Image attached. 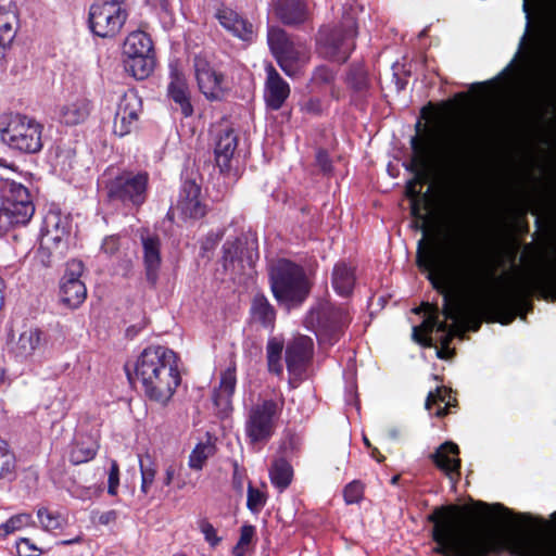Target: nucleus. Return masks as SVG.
Returning a JSON list of instances; mask_svg holds the SVG:
<instances>
[{
  "mask_svg": "<svg viewBox=\"0 0 556 556\" xmlns=\"http://www.w3.org/2000/svg\"><path fill=\"white\" fill-rule=\"evenodd\" d=\"M89 112V101L84 97L73 96L55 106L54 118L65 125H77L88 117Z\"/></svg>",
  "mask_w": 556,
  "mask_h": 556,
  "instance_id": "16",
  "label": "nucleus"
},
{
  "mask_svg": "<svg viewBox=\"0 0 556 556\" xmlns=\"http://www.w3.org/2000/svg\"><path fill=\"white\" fill-rule=\"evenodd\" d=\"M71 236V224L67 217L50 213L46 217V231L42 245L51 251H64Z\"/></svg>",
  "mask_w": 556,
  "mask_h": 556,
  "instance_id": "15",
  "label": "nucleus"
},
{
  "mask_svg": "<svg viewBox=\"0 0 556 556\" xmlns=\"http://www.w3.org/2000/svg\"><path fill=\"white\" fill-rule=\"evenodd\" d=\"M268 45L275 54L277 62L283 72H290V54L282 52L288 49L293 42H290L286 36V33L277 27H270L268 29Z\"/></svg>",
  "mask_w": 556,
  "mask_h": 556,
  "instance_id": "28",
  "label": "nucleus"
},
{
  "mask_svg": "<svg viewBox=\"0 0 556 556\" xmlns=\"http://www.w3.org/2000/svg\"><path fill=\"white\" fill-rule=\"evenodd\" d=\"M142 101L134 90L125 92L118 103L113 122V131L119 137L130 134L137 126Z\"/></svg>",
  "mask_w": 556,
  "mask_h": 556,
  "instance_id": "10",
  "label": "nucleus"
},
{
  "mask_svg": "<svg viewBox=\"0 0 556 556\" xmlns=\"http://www.w3.org/2000/svg\"><path fill=\"white\" fill-rule=\"evenodd\" d=\"M127 17L124 0H98L89 10L90 29L98 37L113 38L122 30Z\"/></svg>",
  "mask_w": 556,
  "mask_h": 556,
  "instance_id": "8",
  "label": "nucleus"
},
{
  "mask_svg": "<svg viewBox=\"0 0 556 556\" xmlns=\"http://www.w3.org/2000/svg\"><path fill=\"white\" fill-rule=\"evenodd\" d=\"M175 210L184 218H200L205 214V207L200 200V188L194 182H186L181 197Z\"/></svg>",
  "mask_w": 556,
  "mask_h": 556,
  "instance_id": "19",
  "label": "nucleus"
},
{
  "mask_svg": "<svg viewBox=\"0 0 556 556\" xmlns=\"http://www.w3.org/2000/svg\"><path fill=\"white\" fill-rule=\"evenodd\" d=\"M311 286L304 269L290 261L280 260L270 268L271 292L277 302L288 309L305 301Z\"/></svg>",
  "mask_w": 556,
  "mask_h": 556,
  "instance_id": "5",
  "label": "nucleus"
},
{
  "mask_svg": "<svg viewBox=\"0 0 556 556\" xmlns=\"http://www.w3.org/2000/svg\"><path fill=\"white\" fill-rule=\"evenodd\" d=\"M364 443H365L367 446H370V442H369V440H368L366 437H364Z\"/></svg>",
  "mask_w": 556,
  "mask_h": 556,
  "instance_id": "63",
  "label": "nucleus"
},
{
  "mask_svg": "<svg viewBox=\"0 0 556 556\" xmlns=\"http://www.w3.org/2000/svg\"><path fill=\"white\" fill-rule=\"evenodd\" d=\"M143 258L148 280L154 283L161 266L160 241L154 237H142Z\"/></svg>",
  "mask_w": 556,
  "mask_h": 556,
  "instance_id": "29",
  "label": "nucleus"
},
{
  "mask_svg": "<svg viewBox=\"0 0 556 556\" xmlns=\"http://www.w3.org/2000/svg\"><path fill=\"white\" fill-rule=\"evenodd\" d=\"M356 24L352 17L344 22V29H323L319 36V48L323 55L337 62H344L353 49Z\"/></svg>",
  "mask_w": 556,
  "mask_h": 556,
  "instance_id": "9",
  "label": "nucleus"
},
{
  "mask_svg": "<svg viewBox=\"0 0 556 556\" xmlns=\"http://www.w3.org/2000/svg\"><path fill=\"white\" fill-rule=\"evenodd\" d=\"M115 243L116 239L114 237H110L104 240L102 248L105 252H113Z\"/></svg>",
  "mask_w": 556,
  "mask_h": 556,
  "instance_id": "52",
  "label": "nucleus"
},
{
  "mask_svg": "<svg viewBox=\"0 0 556 556\" xmlns=\"http://www.w3.org/2000/svg\"><path fill=\"white\" fill-rule=\"evenodd\" d=\"M181 464L177 462H167L164 464L162 477H161V483L164 488H169L175 480L179 477V473L181 471Z\"/></svg>",
  "mask_w": 556,
  "mask_h": 556,
  "instance_id": "43",
  "label": "nucleus"
},
{
  "mask_svg": "<svg viewBox=\"0 0 556 556\" xmlns=\"http://www.w3.org/2000/svg\"><path fill=\"white\" fill-rule=\"evenodd\" d=\"M282 408V399H262L250 407L244 431L252 444L265 443L273 437Z\"/></svg>",
  "mask_w": 556,
  "mask_h": 556,
  "instance_id": "7",
  "label": "nucleus"
},
{
  "mask_svg": "<svg viewBox=\"0 0 556 556\" xmlns=\"http://www.w3.org/2000/svg\"><path fill=\"white\" fill-rule=\"evenodd\" d=\"M273 10L286 24L302 23L306 18V9L301 0H274Z\"/></svg>",
  "mask_w": 556,
  "mask_h": 556,
  "instance_id": "27",
  "label": "nucleus"
},
{
  "mask_svg": "<svg viewBox=\"0 0 556 556\" xmlns=\"http://www.w3.org/2000/svg\"><path fill=\"white\" fill-rule=\"evenodd\" d=\"M222 237H223L222 232L216 233L214 239H211V237H208L206 239L205 249L214 247L222 239Z\"/></svg>",
  "mask_w": 556,
  "mask_h": 556,
  "instance_id": "53",
  "label": "nucleus"
},
{
  "mask_svg": "<svg viewBox=\"0 0 556 556\" xmlns=\"http://www.w3.org/2000/svg\"><path fill=\"white\" fill-rule=\"evenodd\" d=\"M282 52H286V54H290L292 56L290 59V72H285L288 76L295 75L309 59L308 49L302 43H293Z\"/></svg>",
  "mask_w": 556,
  "mask_h": 556,
  "instance_id": "39",
  "label": "nucleus"
},
{
  "mask_svg": "<svg viewBox=\"0 0 556 556\" xmlns=\"http://www.w3.org/2000/svg\"><path fill=\"white\" fill-rule=\"evenodd\" d=\"M343 495L346 504L358 503L364 495V485L359 481H352L345 486Z\"/></svg>",
  "mask_w": 556,
  "mask_h": 556,
  "instance_id": "44",
  "label": "nucleus"
},
{
  "mask_svg": "<svg viewBox=\"0 0 556 556\" xmlns=\"http://www.w3.org/2000/svg\"><path fill=\"white\" fill-rule=\"evenodd\" d=\"M496 283L500 280L494 278L492 271L477 274L471 280V294L448 307L447 316L459 326L477 330L481 315L501 301L495 290Z\"/></svg>",
  "mask_w": 556,
  "mask_h": 556,
  "instance_id": "3",
  "label": "nucleus"
},
{
  "mask_svg": "<svg viewBox=\"0 0 556 556\" xmlns=\"http://www.w3.org/2000/svg\"><path fill=\"white\" fill-rule=\"evenodd\" d=\"M265 495L257 489L249 485L248 488V508L252 511H260L265 505Z\"/></svg>",
  "mask_w": 556,
  "mask_h": 556,
  "instance_id": "46",
  "label": "nucleus"
},
{
  "mask_svg": "<svg viewBox=\"0 0 556 556\" xmlns=\"http://www.w3.org/2000/svg\"><path fill=\"white\" fill-rule=\"evenodd\" d=\"M225 267H228L229 265L233 264L235 257L233 254L230 252V250H225Z\"/></svg>",
  "mask_w": 556,
  "mask_h": 556,
  "instance_id": "54",
  "label": "nucleus"
},
{
  "mask_svg": "<svg viewBox=\"0 0 556 556\" xmlns=\"http://www.w3.org/2000/svg\"><path fill=\"white\" fill-rule=\"evenodd\" d=\"M33 523V517L27 513H20L11 516L8 520L0 525V538L4 539L8 535L21 531Z\"/></svg>",
  "mask_w": 556,
  "mask_h": 556,
  "instance_id": "38",
  "label": "nucleus"
},
{
  "mask_svg": "<svg viewBox=\"0 0 556 556\" xmlns=\"http://www.w3.org/2000/svg\"><path fill=\"white\" fill-rule=\"evenodd\" d=\"M282 343L276 339L269 340L267 344V359L269 370L275 374L281 372V364L279 362L282 352Z\"/></svg>",
  "mask_w": 556,
  "mask_h": 556,
  "instance_id": "41",
  "label": "nucleus"
},
{
  "mask_svg": "<svg viewBox=\"0 0 556 556\" xmlns=\"http://www.w3.org/2000/svg\"><path fill=\"white\" fill-rule=\"evenodd\" d=\"M167 92L170 99L180 106L186 117L192 115L193 108L190 102L188 84L182 73L176 70L172 72Z\"/></svg>",
  "mask_w": 556,
  "mask_h": 556,
  "instance_id": "22",
  "label": "nucleus"
},
{
  "mask_svg": "<svg viewBox=\"0 0 556 556\" xmlns=\"http://www.w3.org/2000/svg\"><path fill=\"white\" fill-rule=\"evenodd\" d=\"M138 463L141 480L140 491L143 495H148L155 481L157 465L154 456L149 451L138 454Z\"/></svg>",
  "mask_w": 556,
  "mask_h": 556,
  "instance_id": "30",
  "label": "nucleus"
},
{
  "mask_svg": "<svg viewBox=\"0 0 556 556\" xmlns=\"http://www.w3.org/2000/svg\"><path fill=\"white\" fill-rule=\"evenodd\" d=\"M333 74L327 67L320 66L315 71L314 79L320 83H328L332 80Z\"/></svg>",
  "mask_w": 556,
  "mask_h": 556,
  "instance_id": "50",
  "label": "nucleus"
},
{
  "mask_svg": "<svg viewBox=\"0 0 556 556\" xmlns=\"http://www.w3.org/2000/svg\"><path fill=\"white\" fill-rule=\"evenodd\" d=\"M254 532L255 530L253 526L241 527L239 541L232 551L235 556H244L248 546L254 536Z\"/></svg>",
  "mask_w": 556,
  "mask_h": 556,
  "instance_id": "42",
  "label": "nucleus"
},
{
  "mask_svg": "<svg viewBox=\"0 0 556 556\" xmlns=\"http://www.w3.org/2000/svg\"><path fill=\"white\" fill-rule=\"evenodd\" d=\"M412 144V159L407 169H409L413 174L412 178L407 181L405 187V198L408 201L412 220L409 223V227L412 229H417V135L413 136L410 139Z\"/></svg>",
  "mask_w": 556,
  "mask_h": 556,
  "instance_id": "23",
  "label": "nucleus"
},
{
  "mask_svg": "<svg viewBox=\"0 0 556 556\" xmlns=\"http://www.w3.org/2000/svg\"><path fill=\"white\" fill-rule=\"evenodd\" d=\"M122 62L127 74L136 79L148 78L155 68L153 41L142 30L129 33L122 46Z\"/></svg>",
  "mask_w": 556,
  "mask_h": 556,
  "instance_id": "6",
  "label": "nucleus"
},
{
  "mask_svg": "<svg viewBox=\"0 0 556 556\" xmlns=\"http://www.w3.org/2000/svg\"><path fill=\"white\" fill-rule=\"evenodd\" d=\"M458 446L453 442H445L440 445L432 455L435 465L446 475H457L460 468Z\"/></svg>",
  "mask_w": 556,
  "mask_h": 556,
  "instance_id": "24",
  "label": "nucleus"
},
{
  "mask_svg": "<svg viewBox=\"0 0 556 556\" xmlns=\"http://www.w3.org/2000/svg\"><path fill=\"white\" fill-rule=\"evenodd\" d=\"M355 283V276L352 268L345 264H339L334 267L332 274V286L341 295H348L352 292Z\"/></svg>",
  "mask_w": 556,
  "mask_h": 556,
  "instance_id": "34",
  "label": "nucleus"
},
{
  "mask_svg": "<svg viewBox=\"0 0 556 556\" xmlns=\"http://www.w3.org/2000/svg\"><path fill=\"white\" fill-rule=\"evenodd\" d=\"M302 111H304L307 114H319L323 112V103L317 98L308 99L306 102L303 103Z\"/></svg>",
  "mask_w": 556,
  "mask_h": 556,
  "instance_id": "49",
  "label": "nucleus"
},
{
  "mask_svg": "<svg viewBox=\"0 0 556 556\" xmlns=\"http://www.w3.org/2000/svg\"><path fill=\"white\" fill-rule=\"evenodd\" d=\"M148 185V175L146 173H122L111 184L109 193L123 201H130L134 204H141L144 201V194Z\"/></svg>",
  "mask_w": 556,
  "mask_h": 556,
  "instance_id": "13",
  "label": "nucleus"
},
{
  "mask_svg": "<svg viewBox=\"0 0 556 556\" xmlns=\"http://www.w3.org/2000/svg\"><path fill=\"white\" fill-rule=\"evenodd\" d=\"M220 26L244 41H251L254 37L253 25L229 8H222L216 13Z\"/></svg>",
  "mask_w": 556,
  "mask_h": 556,
  "instance_id": "17",
  "label": "nucleus"
},
{
  "mask_svg": "<svg viewBox=\"0 0 556 556\" xmlns=\"http://www.w3.org/2000/svg\"><path fill=\"white\" fill-rule=\"evenodd\" d=\"M399 479H400V476H394V477H392V479H391V483H392V484H396V483L399 482Z\"/></svg>",
  "mask_w": 556,
  "mask_h": 556,
  "instance_id": "61",
  "label": "nucleus"
},
{
  "mask_svg": "<svg viewBox=\"0 0 556 556\" xmlns=\"http://www.w3.org/2000/svg\"><path fill=\"white\" fill-rule=\"evenodd\" d=\"M115 519H116V514H115V511L111 510V511H106V513L102 514L99 518V521L103 525H108L109 522L114 521Z\"/></svg>",
  "mask_w": 556,
  "mask_h": 556,
  "instance_id": "51",
  "label": "nucleus"
},
{
  "mask_svg": "<svg viewBox=\"0 0 556 556\" xmlns=\"http://www.w3.org/2000/svg\"><path fill=\"white\" fill-rule=\"evenodd\" d=\"M15 468V457L8 444L0 440V479L9 478Z\"/></svg>",
  "mask_w": 556,
  "mask_h": 556,
  "instance_id": "40",
  "label": "nucleus"
},
{
  "mask_svg": "<svg viewBox=\"0 0 556 556\" xmlns=\"http://www.w3.org/2000/svg\"><path fill=\"white\" fill-rule=\"evenodd\" d=\"M83 271V263L72 260L67 263L66 271L61 280V301L71 308H76L81 305L87 296L86 286L80 280Z\"/></svg>",
  "mask_w": 556,
  "mask_h": 556,
  "instance_id": "12",
  "label": "nucleus"
},
{
  "mask_svg": "<svg viewBox=\"0 0 556 556\" xmlns=\"http://www.w3.org/2000/svg\"><path fill=\"white\" fill-rule=\"evenodd\" d=\"M199 527H200V531L204 535L205 541L211 546L214 547L219 544L220 538L217 535V531L211 522H208L206 520H202L200 522Z\"/></svg>",
  "mask_w": 556,
  "mask_h": 556,
  "instance_id": "48",
  "label": "nucleus"
},
{
  "mask_svg": "<svg viewBox=\"0 0 556 556\" xmlns=\"http://www.w3.org/2000/svg\"><path fill=\"white\" fill-rule=\"evenodd\" d=\"M513 317H507L505 320H501L502 324H508Z\"/></svg>",
  "mask_w": 556,
  "mask_h": 556,
  "instance_id": "62",
  "label": "nucleus"
},
{
  "mask_svg": "<svg viewBox=\"0 0 556 556\" xmlns=\"http://www.w3.org/2000/svg\"><path fill=\"white\" fill-rule=\"evenodd\" d=\"M99 443L94 438H78L70 453V460L74 465L84 464L93 459L98 453Z\"/></svg>",
  "mask_w": 556,
  "mask_h": 556,
  "instance_id": "31",
  "label": "nucleus"
},
{
  "mask_svg": "<svg viewBox=\"0 0 556 556\" xmlns=\"http://www.w3.org/2000/svg\"><path fill=\"white\" fill-rule=\"evenodd\" d=\"M267 79L265 84V100L269 108L278 110L289 97V85L279 76L273 65L266 66Z\"/></svg>",
  "mask_w": 556,
  "mask_h": 556,
  "instance_id": "18",
  "label": "nucleus"
},
{
  "mask_svg": "<svg viewBox=\"0 0 556 556\" xmlns=\"http://www.w3.org/2000/svg\"><path fill=\"white\" fill-rule=\"evenodd\" d=\"M134 371L144 394L161 404L173 397L180 383L177 355L162 345L144 349L136 359Z\"/></svg>",
  "mask_w": 556,
  "mask_h": 556,
  "instance_id": "2",
  "label": "nucleus"
},
{
  "mask_svg": "<svg viewBox=\"0 0 556 556\" xmlns=\"http://www.w3.org/2000/svg\"><path fill=\"white\" fill-rule=\"evenodd\" d=\"M412 339L417 342V326L412 327Z\"/></svg>",
  "mask_w": 556,
  "mask_h": 556,
  "instance_id": "58",
  "label": "nucleus"
},
{
  "mask_svg": "<svg viewBox=\"0 0 556 556\" xmlns=\"http://www.w3.org/2000/svg\"><path fill=\"white\" fill-rule=\"evenodd\" d=\"M37 518L45 531H55L63 529L66 523V517L61 513L50 510L48 508H39Z\"/></svg>",
  "mask_w": 556,
  "mask_h": 556,
  "instance_id": "37",
  "label": "nucleus"
},
{
  "mask_svg": "<svg viewBox=\"0 0 556 556\" xmlns=\"http://www.w3.org/2000/svg\"><path fill=\"white\" fill-rule=\"evenodd\" d=\"M433 325H434V323H432V321L431 323L430 321H425L424 329L425 330H429L430 328L433 327Z\"/></svg>",
  "mask_w": 556,
  "mask_h": 556,
  "instance_id": "60",
  "label": "nucleus"
},
{
  "mask_svg": "<svg viewBox=\"0 0 556 556\" xmlns=\"http://www.w3.org/2000/svg\"><path fill=\"white\" fill-rule=\"evenodd\" d=\"M119 485V466L116 460L110 462V469L108 472V493L112 496L117 495Z\"/></svg>",
  "mask_w": 556,
  "mask_h": 556,
  "instance_id": "45",
  "label": "nucleus"
},
{
  "mask_svg": "<svg viewBox=\"0 0 556 556\" xmlns=\"http://www.w3.org/2000/svg\"><path fill=\"white\" fill-rule=\"evenodd\" d=\"M536 530L528 516H514L500 504L477 503L439 513L433 533L439 551L448 556H486L498 547L500 533H523L516 541L519 556H556V535L527 533Z\"/></svg>",
  "mask_w": 556,
  "mask_h": 556,
  "instance_id": "1",
  "label": "nucleus"
},
{
  "mask_svg": "<svg viewBox=\"0 0 556 556\" xmlns=\"http://www.w3.org/2000/svg\"><path fill=\"white\" fill-rule=\"evenodd\" d=\"M17 30V14L12 7H0V58L11 47Z\"/></svg>",
  "mask_w": 556,
  "mask_h": 556,
  "instance_id": "26",
  "label": "nucleus"
},
{
  "mask_svg": "<svg viewBox=\"0 0 556 556\" xmlns=\"http://www.w3.org/2000/svg\"><path fill=\"white\" fill-rule=\"evenodd\" d=\"M313 341L309 337L299 336L287 346L286 362L289 371L300 372L302 365L311 357Z\"/></svg>",
  "mask_w": 556,
  "mask_h": 556,
  "instance_id": "20",
  "label": "nucleus"
},
{
  "mask_svg": "<svg viewBox=\"0 0 556 556\" xmlns=\"http://www.w3.org/2000/svg\"><path fill=\"white\" fill-rule=\"evenodd\" d=\"M452 396L450 390L445 387H437L434 391H430L426 399L425 407L430 414L442 416L448 405H451Z\"/></svg>",
  "mask_w": 556,
  "mask_h": 556,
  "instance_id": "33",
  "label": "nucleus"
},
{
  "mask_svg": "<svg viewBox=\"0 0 556 556\" xmlns=\"http://www.w3.org/2000/svg\"><path fill=\"white\" fill-rule=\"evenodd\" d=\"M426 305L424 303L419 304V308H418V312L419 314L421 313L422 308L425 307Z\"/></svg>",
  "mask_w": 556,
  "mask_h": 556,
  "instance_id": "64",
  "label": "nucleus"
},
{
  "mask_svg": "<svg viewBox=\"0 0 556 556\" xmlns=\"http://www.w3.org/2000/svg\"><path fill=\"white\" fill-rule=\"evenodd\" d=\"M155 4L160 5L161 8H166V0H152Z\"/></svg>",
  "mask_w": 556,
  "mask_h": 556,
  "instance_id": "59",
  "label": "nucleus"
},
{
  "mask_svg": "<svg viewBox=\"0 0 556 556\" xmlns=\"http://www.w3.org/2000/svg\"><path fill=\"white\" fill-rule=\"evenodd\" d=\"M3 290H4V283H3L2 279L0 278V309L2 308L3 300H4Z\"/></svg>",
  "mask_w": 556,
  "mask_h": 556,
  "instance_id": "55",
  "label": "nucleus"
},
{
  "mask_svg": "<svg viewBox=\"0 0 556 556\" xmlns=\"http://www.w3.org/2000/svg\"><path fill=\"white\" fill-rule=\"evenodd\" d=\"M237 143V136L231 129H227L218 137L215 146V163L220 172L226 173L231 169Z\"/></svg>",
  "mask_w": 556,
  "mask_h": 556,
  "instance_id": "21",
  "label": "nucleus"
},
{
  "mask_svg": "<svg viewBox=\"0 0 556 556\" xmlns=\"http://www.w3.org/2000/svg\"><path fill=\"white\" fill-rule=\"evenodd\" d=\"M251 317L254 321L260 323L264 327H273L276 313L268 300L263 294L254 296L251 306Z\"/></svg>",
  "mask_w": 556,
  "mask_h": 556,
  "instance_id": "32",
  "label": "nucleus"
},
{
  "mask_svg": "<svg viewBox=\"0 0 556 556\" xmlns=\"http://www.w3.org/2000/svg\"><path fill=\"white\" fill-rule=\"evenodd\" d=\"M79 542H80V538H75V539H72V540L62 541V544L63 545H68V544H75V543H79Z\"/></svg>",
  "mask_w": 556,
  "mask_h": 556,
  "instance_id": "57",
  "label": "nucleus"
},
{
  "mask_svg": "<svg viewBox=\"0 0 556 556\" xmlns=\"http://www.w3.org/2000/svg\"><path fill=\"white\" fill-rule=\"evenodd\" d=\"M195 79L200 91L207 100H222L228 90L224 75L216 72L203 56L194 59Z\"/></svg>",
  "mask_w": 556,
  "mask_h": 556,
  "instance_id": "11",
  "label": "nucleus"
},
{
  "mask_svg": "<svg viewBox=\"0 0 556 556\" xmlns=\"http://www.w3.org/2000/svg\"><path fill=\"white\" fill-rule=\"evenodd\" d=\"M18 556H40L41 551L29 539L23 538L16 542Z\"/></svg>",
  "mask_w": 556,
  "mask_h": 556,
  "instance_id": "47",
  "label": "nucleus"
},
{
  "mask_svg": "<svg viewBox=\"0 0 556 556\" xmlns=\"http://www.w3.org/2000/svg\"><path fill=\"white\" fill-rule=\"evenodd\" d=\"M41 332L30 326L13 330L8 341L9 352L17 359H29L39 349Z\"/></svg>",
  "mask_w": 556,
  "mask_h": 556,
  "instance_id": "14",
  "label": "nucleus"
},
{
  "mask_svg": "<svg viewBox=\"0 0 556 556\" xmlns=\"http://www.w3.org/2000/svg\"><path fill=\"white\" fill-rule=\"evenodd\" d=\"M215 453V445L206 440L205 442H199L191 451L188 458V466L192 470H201L206 460Z\"/></svg>",
  "mask_w": 556,
  "mask_h": 556,
  "instance_id": "36",
  "label": "nucleus"
},
{
  "mask_svg": "<svg viewBox=\"0 0 556 556\" xmlns=\"http://www.w3.org/2000/svg\"><path fill=\"white\" fill-rule=\"evenodd\" d=\"M236 384V368L231 366L223 371L219 386L214 395L215 405L220 407L225 413L231 409V397L235 393Z\"/></svg>",
  "mask_w": 556,
  "mask_h": 556,
  "instance_id": "25",
  "label": "nucleus"
},
{
  "mask_svg": "<svg viewBox=\"0 0 556 556\" xmlns=\"http://www.w3.org/2000/svg\"><path fill=\"white\" fill-rule=\"evenodd\" d=\"M371 456L375 457L378 462H382L383 456L379 453L377 448L372 450Z\"/></svg>",
  "mask_w": 556,
  "mask_h": 556,
  "instance_id": "56",
  "label": "nucleus"
},
{
  "mask_svg": "<svg viewBox=\"0 0 556 556\" xmlns=\"http://www.w3.org/2000/svg\"><path fill=\"white\" fill-rule=\"evenodd\" d=\"M269 478L279 491H283L292 481L293 469L287 460L277 459L269 469Z\"/></svg>",
  "mask_w": 556,
  "mask_h": 556,
  "instance_id": "35",
  "label": "nucleus"
},
{
  "mask_svg": "<svg viewBox=\"0 0 556 556\" xmlns=\"http://www.w3.org/2000/svg\"><path fill=\"white\" fill-rule=\"evenodd\" d=\"M0 140L11 150L36 154L43 148V125L35 117L9 113L0 115Z\"/></svg>",
  "mask_w": 556,
  "mask_h": 556,
  "instance_id": "4",
  "label": "nucleus"
}]
</instances>
